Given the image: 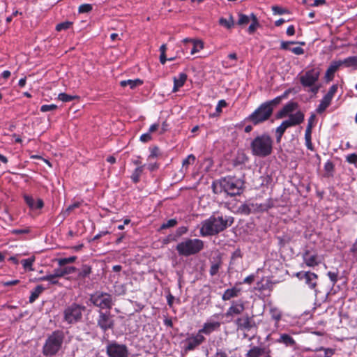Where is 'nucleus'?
<instances>
[{"instance_id":"nucleus-60","label":"nucleus","mask_w":357,"mask_h":357,"mask_svg":"<svg viewBox=\"0 0 357 357\" xmlns=\"http://www.w3.org/2000/svg\"><path fill=\"white\" fill-rule=\"evenodd\" d=\"M63 270L65 275L75 273L77 271V268L74 266L64 267Z\"/></svg>"},{"instance_id":"nucleus-41","label":"nucleus","mask_w":357,"mask_h":357,"mask_svg":"<svg viewBox=\"0 0 357 357\" xmlns=\"http://www.w3.org/2000/svg\"><path fill=\"white\" fill-rule=\"evenodd\" d=\"M77 98H79V97L77 96H71L65 93H61L58 96V99L64 102H70Z\"/></svg>"},{"instance_id":"nucleus-40","label":"nucleus","mask_w":357,"mask_h":357,"mask_svg":"<svg viewBox=\"0 0 357 357\" xmlns=\"http://www.w3.org/2000/svg\"><path fill=\"white\" fill-rule=\"evenodd\" d=\"M38 281H48L50 284H58L59 281L53 274L47 275L37 279Z\"/></svg>"},{"instance_id":"nucleus-34","label":"nucleus","mask_w":357,"mask_h":357,"mask_svg":"<svg viewBox=\"0 0 357 357\" xmlns=\"http://www.w3.org/2000/svg\"><path fill=\"white\" fill-rule=\"evenodd\" d=\"M250 17L252 22L251 24L249 26L248 31L249 32V33H253L255 31L256 29L259 26V24L255 15L252 13L250 15Z\"/></svg>"},{"instance_id":"nucleus-16","label":"nucleus","mask_w":357,"mask_h":357,"mask_svg":"<svg viewBox=\"0 0 357 357\" xmlns=\"http://www.w3.org/2000/svg\"><path fill=\"white\" fill-rule=\"evenodd\" d=\"M205 340V337L198 333L196 335L188 337L185 340V350L191 351L201 344Z\"/></svg>"},{"instance_id":"nucleus-12","label":"nucleus","mask_w":357,"mask_h":357,"mask_svg":"<svg viewBox=\"0 0 357 357\" xmlns=\"http://www.w3.org/2000/svg\"><path fill=\"white\" fill-rule=\"evenodd\" d=\"M295 276L310 289H315L318 282V275L311 271H300L295 273Z\"/></svg>"},{"instance_id":"nucleus-26","label":"nucleus","mask_w":357,"mask_h":357,"mask_svg":"<svg viewBox=\"0 0 357 357\" xmlns=\"http://www.w3.org/2000/svg\"><path fill=\"white\" fill-rule=\"evenodd\" d=\"M184 43H190L192 47L190 50V54H194L199 52L204 47V43L201 40H195L192 39L185 38L183 40Z\"/></svg>"},{"instance_id":"nucleus-37","label":"nucleus","mask_w":357,"mask_h":357,"mask_svg":"<svg viewBox=\"0 0 357 357\" xmlns=\"http://www.w3.org/2000/svg\"><path fill=\"white\" fill-rule=\"evenodd\" d=\"M91 273V267L89 265L84 264L82 266L81 271L78 273L79 278H85L88 277Z\"/></svg>"},{"instance_id":"nucleus-48","label":"nucleus","mask_w":357,"mask_h":357,"mask_svg":"<svg viewBox=\"0 0 357 357\" xmlns=\"http://www.w3.org/2000/svg\"><path fill=\"white\" fill-rule=\"evenodd\" d=\"M282 100V97L278 96L274 99L266 101L264 103L269 106L272 109V112H273L274 107L278 105Z\"/></svg>"},{"instance_id":"nucleus-44","label":"nucleus","mask_w":357,"mask_h":357,"mask_svg":"<svg viewBox=\"0 0 357 357\" xmlns=\"http://www.w3.org/2000/svg\"><path fill=\"white\" fill-rule=\"evenodd\" d=\"M195 159V156L193 154L189 155L182 162L183 168L187 169L189 165L194 163Z\"/></svg>"},{"instance_id":"nucleus-51","label":"nucleus","mask_w":357,"mask_h":357,"mask_svg":"<svg viewBox=\"0 0 357 357\" xmlns=\"http://www.w3.org/2000/svg\"><path fill=\"white\" fill-rule=\"evenodd\" d=\"M24 199L26 204L29 206V207L30 208L35 209L36 202L31 196L28 195H24Z\"/></svg>"},{"instance_id":"nucleus-15","label":"nucleus","mask_w":357,"mask_h":357,"mask_svg":"<svg viewBox=\"0 0 357 357\" xmlns=\"http://www.w3.org/2000/svg\"><path fill=\"white\" fill-rule=\"evenodd\" d=\"M337 84H333L330 87L328 93L324 96V98L321 100V102L317 109V112L318 113H319V114L322 113L330 105L331 102L333 98V96L337 92Z\"/></svg>"},{"instance_id":"nucleus-20","label":"nucleus","mask_w":357,"mask_h":357,"mask_svg":"<svg viewBox=\"0 0 357 357\" xmlns=\"http://www.w3.org/2000/svg\"><path fill=\"white\" fill-rule=\"evenodd\" d=\"M340 66V61H334L331 63L325 75V77L327 81H331L333 79L335 73Z\"/></svg>"},{"instance_id":"nucleus-45","label":"nucleus","mask_w":357,"mask_h":357,"mask_svg":"<svg viewBox=\"0 0 357 357\" xmlns=\"http://www.w3.org/2000/svg\"><path fill=\"white\" fill-rule=\"evenodd\" d=\"M177 225V220L176 219H170V220H168L167 222H164L161 226H160V229H168V228H171V227H173L174 226H176Z\"/></svg>"},{"instance_id":"nucleus-21","label":"nucleus","mask_w":357,"mask_h":357,"mask_svg":"<svg viewBox=\"0 0 357 357\" xmlns=\"http://www.w3.org/2000/svg\"><path fill=\"white\" fill-rule=\"evenodd\" d=\"M304 121V114L302 112L298 111L294 114L289 115V119L286 120L290 123L291 127L298 125Z\"/></svg>"},{"instance_id":"nucleus-22","label":"nucleus","mask_w":357,"mask_h":357,"mask_svg":"<svg viewBox=\"0 0 357 357\" xmlns=\"http://www.w3.org/2000/svg\"><path fill=\"white\" fill-rule=\"evenodd\" d=\"M313 351L319 353L317 357H332L336 351L333 348H326L324 347H316Z\"/></svg>"},{"instance_id":"nucleus-49","label":"nucleus","mask_w":357,"mask_h":357,"mask_svg":"<svg viewBox=\"0 0 357 357\" xmlns=\"http://www.w3.org/2000/svg\"><path fill=\"white\" fill-rule=\"evenodd\" d=\"M289 127H291L290 123L285 120L280 124V126L276 128L275 132L281 133L283 135L285 130Z\"/></svg>"},{"instance_id":"nucleus-50","label":"nucleus","mask_w":357,"mask_h":357,"mask_svg":"<svg viewBox=\"0 0 357 357\" xmlns=\"http://www.w3.org/2000/svg\"><path fill=\"white\" fill-rule=\"evenodd\" d=\"M250 18H251L250 17L241 13L238 15V24H239V25L247 24L249 23Z\"/></svg>"},{"instance_id":"nucleus-61","label":"nucleus","mask_w":357,"mask_h":357,"mask_svg":"<svg viewBox=\"0 0 357 357\" xmlns=\"http://www.w3.org/2000/svg\"><path fill=\"white\" fill-rule=\"evenodd\" d=\"M53 275H54V277L56 278H61V277H63L65 275L63 268L55 269L54 271Z\"/></svg>"},{"instance_id":"nucleus-24","label":"nucleus","mask_w":357,"mask_h":357,"mask_svg":"<svg viewBox=\"0 0 357 357\" xmlns=\"http://www.w3.org/2000/svg\"><path fill=\"white\" fill-rule=\"evenodd\" d=\"M277 343L284 344L286 347H294L296 342L294 338L287 333H282L280 337L275 341Z\"/></svg>"},{"instance_id":"nucleus-47","label":"nucleus","mask_w":357,"mask_h":357,"mask_svg":"<svg viewBox=\"0 0 357 357\" xmlns=\"http://www.w3.org/2000/svg\"><path fill=\"white\" fill-rule=\"evenodd\" d=\"M220 266H221V261H219L218 262H215V263H213L211 264V268H210V275L211 276H214L215 275L218 271H219V269L220 268Z\"/></svg>"},{"instance_id":"nucleus-7","label":"nucleus","mask_w":357,"mask_h":357,"mask_svg":"<svg viewBox=\"0 0 357 357\" xmlns=\"http://www.w3.org/2000/svg\"><path fill=\"white\" fill-rule=\"evenodd\" d=\"M272 114V109L263 102L245 119V121L257 126L268 120Z\"/></svg>"},{"instance_id":"nucleus-27","label":"nucleus","mask_w":357,"mask_h":357,"mask_svg":"<svg viewBox=\"0 0 357 357\" xmlns=\"http://www.w3.org/2000/svg\"><path fill=\"white\" fill-rule=\"evenodd\" d=\"M240 292V289L236 287H233L231 289H227L225 291L222 299L223 301H229L232 298L237 297L238 296V293Z\"/></svg>"},{"instance_id":"nucleus-62","label":"nucleus","mask_w":357,"mask_h":357,"mask_svg":"<svg viewBox=\"0 0 357 357\" xmlns=\"http://www.w3.org/2000/svg\"><path fill=\"white\" fill-rule=\"evenodd\" d=\"M290 51H291L293 53H294L296 55H301L304 53V50L301 47H296L294 48L290 49Z\"/></svg>"},{"instance_id":"nucleus-42","label":"nucleus","mask_w":357,"mask_h":357,"mask_svg":"<svg viewBox=\"0 0 357 357\" xmlns=\"http://www.w3.org/2000/svg\"><path fill=\"white\" fill-rule=\"evenodd\" d=\"M77 259L76 256H72L66 258H61L58 260V264L60 266H65L67 264L73 263Z\"/></svg>"},{"instance_id":"nucleus-10","label":"nucleus","mask_w":357,"mask_h":357,"mask_svg":"<svg viewBox=\"0 0 357 357\" xmlns=\"http://www.w3.org/2000/svg\"><path fill=\"white\" fill-rule=\"evenodd\" d=\"M97 326H98L103 332H106L107 331L114 328V320L113 319V316L109 311H98Z\"/></svg>"},{"instance_id":"nucleus-31","label":"nucleus","mask_w":357,"mask_h":357,"mask_svg":"<svg viewBox=\"0 0 357 357\" xmlns=\"http://www.w3.org/2000/svg\"><path fill=\"white\" fill-rule=\"evenodd\" d=\"M340 61L341 66L344 65L347 67H352L354 69H357V56H349L343 61Z\"/></svg>"},{"instance_id":"nucleus-4","label":"nucleus","mask_w":357,"mask_h":357,"mask_svg":"<svg viewBox=\"0 0 357 357\" xmlns=\"http://www.w3.org/2000/svg\"><path fill=\"white\" fill-rule=\"evenodd\" d=\"M203 248L204 242L198 238H185L176 247L178 255L184 257L196 255Z\"/></svg>"},{"instance_id":"nucleus-9","label":"nucleus","mask_w":357,"mask_h":357,"mask_svg":"<svg viewBox=\"0 0 357 357\" xmlns=\"http://www.w3.org/2000/svg\"><path fill=\"white\" fill-rule=\"evenodd\" d=\"M89 301L94 306L99 307L100 310H110L113 305L112 295L103 291H96L91 294Z\"/></svg>"},{"instance_id":"nucleus-38","label":"nucleus","mask_w":357,"mask_h":357,"mask_svg":"<svg viewBox=\"0 0 357 357\" xmlns=\"http://www.w3.org/2000/svg\"><path fill=\"white\" fill-rule=\"evenodd\" d=\"M219 24L220 25L226 27L227 29H229L234 26V22L232 16H230L228 20L223 18V17L220 18L219 20Z\"/></svg>"},{"instance_id":"nucleus-58","label":"nucleus","mask_w":357,"mask_h":357,"mask_svg":"<svg viewBox=\"0 0 357 357\" xmlns=\"http://www.w3.org/2000/svg\"><path fill=\"white\" fill-rule=\"evenodd\" d=\"M227 102L225 100H220L218 101V105L215 108V111L218 114L222 112V108L227 106Z\"/></svg>"},{"instance_id":"nucleus-29","label":"nucleus","mask_w":357,"mask_h":357,"mask_svg":"<svg viewBox=\"0 0 357 357\" xmlns=\"http://www.w3.org/2000/svg\"><path fill=\"white\" fill-rule=\"evenodd\" d=\"M143 82L139 79H128V80H123L120 82V85L122 87H126L128 86L130 89H133L137 86H139L142 84Z\"/></svg>"},{"instance_id":"nucleus-3","label":"nucleus","mask_w":357,"mask_h":357,"mask_svg":"<svg viewBox=\"0 0 357 357\" xmlns=\"http://www.w3.org/2000/svg\"><path fill=\"white\" fill-rule=\"evenodd\" d=\"M64 333L62 331L56 330L52 333L45 340L43 347V354L45 356L56 355L61 349L64 340Z\"/></svg>"},{"instance_id":"nucleus-32","label":"nucleus","mask_w":357,"mask_h":357,"mask_svg":"<svg viewBox=\"0 0 357 357\" xmlns=\"http://www.w3.org/2000/svg\"><path fill=\"white\" fill-rule=\"evenodd\" d=\"M254 207H255V204H244L239 206L238 212L242 214H244V215H249L253 212Z\"/></svg>"},{"instance_id":"nucleus-54","label":"nucleus","mask_w":357,"mask_h":357,"mask_svg":"<svg viewBox=\"0 0 357 357\" xmlns=\"http://www.w3.org/2000/svg\"><path fill=\"white\" fill-rule=\"evenodd\" d=\"M92 10V6L89 3H84L79 6L78 11L79 13H87Z\"/></svg>"},{"instance_id":"nucleus-59","label":"nucleus","mask_w":357,"mask_h":357,"mask_svg":"<svg viewBox=\"0 0 357 357\" xmlns=\"http://www.w3.org/2000/svg\"><path fill=\"white\" fill-rule=\"evenodd\" d=\"M297 43L296 42H294V41H282L281 42V49L282 50H289L291 48H289V45H291V44H296Z\"/></svg>"},{"instance_id":"nucleus-39","label":"nucleus","mask_w":357,"mask_h":357,"mask_svg":"<svg viewBox=\"0 0 357 357\" xmlns=\"http://www.w3.org/2000/svg\"><path fill=\"white\" fill-rule=\"evenodd\" d=\"M35 261V257H31L28 259H22L21 261V264L23 266V268L26 270L33 271L32 265Z\"/></svg>"},{"instance_id":"nucleus-14","label":"nucleus","mask_w":357,"mask_h":357,"mask_svg":"<svg viewBox=\"0 0 357 357\" xmlns=\"http://www.w3.org/2000/svg\"><path fill=\"white\" fill-rule=\"evenodd\" d=\"M245 357H271V350L268 345L252 346Z\"/></svg>"},{"instance_id":"nucleus-6","label":"nucleus","mask_w":357,"mask_h":357,"mask_svg":"<svg viewBox=\"0 0 357 357\" xmlns=\"http://www.w3.org/2000/svg\"><path fill=\"white\" fill-rule=\"evenodd\" d=\"M86 310V307L73 303L67 306L63 310V321L68 324H75L82 321L83 312Z\"/></svg>"},{"instance_id":"nucleus-19","label":"nucleus","mask_w":357,"mask_h":357,"mask_svg":"<svg viewBox=\"0 0 357 357\" xmlns=\"http://www.w3.org/2000/svg\"><path fill=\"white\" fill-rule=\"evenodd\" d=\"M310 252L306 250L303 254V259L305 264L309 267H314L318 265L317 255H310Z\"/></svg>"},{"instance_id":"nucleus-36","label":"nucleus","mask_w":357,"mask_h":357,"mask_svg":"<svg viewBox=\"0 0 357 357\" xmlns=\"http://www.w3.org/2000/svg\"><path fill=\"white\" fill-rule=\"evenodd\" d=\"M144 166H140L137 167L131 175V179L135 183H137L139 181L140 176L143 172Z\"/></svg>"},{"instance_id":"nucleus-1","label":"nucleus","mask_w":357,"mask_h":357,"mask_svg":"<svg viewBox=\"0 0 357 357\" xmlns=\"http://www.w3.org/2000/svg\"><path fill=\"white\" fill-rule=\"evenodd\" d=\"M234 221L232 216L211 215L202 222L200 234L202 236H215L230 227Z\"/></svg>"},{"instance_id":"nucleus-18","label":"nucleus","mask_w":357,"mask_h":357,"mask_svg":"<svg viewBox=\"0 0 357 357\" xmlns=\"http://www.w3.org/2000/svg\"><path fill=\"white\" fill-rule=\"evenodd\" d=\"M298 107V104L296 102H289L277 114L278 119H282L287 116L289 113L294 112Z\"/></svg>"},{"instance_id":"nucleus-52","label":"nucleus","mask_w":357,"mask_h":357,"mask_svg":"<svg viewBox=\"0 0 357 357\" xmlns=\"http://www.w3.org/2000/svg\"><path fill=\"white\" fill-rule=\"evenodd\" d=\"M272 11L275 15H283L289 13V10L287 9L283 8L278 6H272Z\"/></svg>"},{"instance_id":"nucleus-30","label":"nucleus","mask_w":357,"mask_h":357,"mask_svg":"<svg viewBox=\"0 0 357 357\" xmlns=\"http://www.w3.org/2000/svg\"><path fill=\"white\" fill-rule=\"evenodd\" d=\"M45 289L42 285H38L31 291L29 296V303H33L40 296V294Z\"/></svg>"},{"instance_id":"nucleus-2","label":"nucleus","mask_w":357,"mask_h":357,"mask_svg":"<svg viewBox=\"0 0 357 357\" xmlns=\"http://www.w3.org/2000/svg\"><path fill=\"white\" fill-rule=\"evenodd\" d=\"M273 139L268 133L258 135L250 142V150L253 155L265 158L273 152Z\"/></svg>"},{"instance_id":"nucleus-63","label":"nucleus","mask_w":357,"mask_h":357,"mask_svg":"<svg viewBox=\"0 0 357 357\" xmlns=\"http://www.w3.org/2000/svg\"><path fill=\"white\" fill-rule=\"evenodd\" d=\"M151 139V136L149 132L144 133V134L142 135L140 137V140L142 142H147L150 141Z\"/></svg>"},{"instance_id":"nucleus-13","label":"nucleus","mask_w":357,"mask_h":357,"mask_svg":"<svg viewBox=\"0 0 357 357\" xmlns=\"http://www.w3.org/2000/svg\"><path fill=\"white\" fill-rule=\"evenodd\" d=\"M234 323L237 329L241 331H249L256 326L254 316H250L248 314H245L241 317H238L235 320Z\"/></svg>"},{"instance_id":"nucleus-55","label":"nucleus","mask_w":357,"mask_h":357,"mask_svg":"<svg viewBox=\"0 0 357 357\" xmlns=\"http://www.w3.org/2000/svg\"><path fill=\"white\" fill-rule=\"evenodd\" d=\"M327 275L328 276L331 281L332 282L333 286H334L335 284V283L337 282V276H338L337 272L329 271V272H328Z\"/></svg>"},{"instance_id":"nucleus-43","label":"nucleus","mask_w":357,"mask_h":357,"mask_svg":"<svg viewBox=\"0 0 357 357\" xmlns=\"http://www.w3.org/2000/svg\"><path fill=\"white\" fill-rule=\"evenodd\" d=\"M271 318L276 322L279 321L282 317V312L277 308H271L270 310Z\"/></svg>"},{"instance_id":"nucleus-23","label":"nucleus","mask_w":357,"mask_h":357,"mask_svg":"<svg viewBox=\"0 0 357 357\" xmlns=\"http://www.w3.org/2000/svg\"><path fill=\"white\" fill-rule=\"evenodd\" d=\"M220 326V323L218 321H210L204 324L202 329L199 330V333H205L206 335L210 334L213 331L218 329Z\"/></svg>"},{"instance_id":"nucleus-5","label":"nucleus","mask_w":357,"mask_h":357,"mask_svg":"<svg viewBox=\"0 0 357 357\" xmlns=\"http://www.w3.org/2000/svg\"><path fill=\"white\" fill-rule=\"evenodd\" d=\"M320 73L321 70L319 68H312L299 77L301 85L304 88H309L308 91L314 95L318 93L321 87V85L317 84Z\"/></svg>"},{"instance_id":"nucleus-56","label":"nucleus","mask_w":357,"mask_h":357,"mask_svg":"<svg viewBox=\"0 0 357 357\" xmlns=\"http://www.w3.org/2000/svg\"><path fill=\"white\" fill-rule=\"evenodd\" d=\"M57 108V106L56 105L52 104V105H43L40 107V111L42 112H46L49 111L55 110Z\"/></svg>"},{"instance_id":"nucleus-64","label":"nucleus","mask_w":357,"mask_h":357,"mask_svg":"<svg viewBox=\"0 0 357 357\" xmlns=\"http://www.w3.org/2000/svg\"><path fill=\"white\" fill-rule=\"evenodd\" d=\"M158 148L157 146H154L151 149V153L149 156V159L155 158L158 155Z\"/></svg>"},{"instance_id":"nucleus-53","label":"nucleus","mask_w":357,"mask_h":357,"mask_svg":"<svg viewBox=\"0 0 357 357\" xmlns=\"http://www.w3.org/2000/svg\"><path fill=\"white\" fill-rule=\"evenodd\" d=\"M72 25V22L66 21L64 22L59 23L56 26V30L58 31H62V30H66L69 29Z\"/></svg>"},{"instance_id":"nucleus-11","label":"nucleus","mask_w":357,"mask_h":357,"mask_svg":"<svg viewBox=\"0 0 357 357\" xmlns=\"http://www.w3.org/2000/svg\"><path fill=\"white\" fill-rule=\"evenodd\" d=\"M106 352L109 357H128L129 354L126 345L115 342H109L107 344Z\"/></svg>"},{"instance_id":"nucleus-28","label":"nucleus","mask_w":357,"mask_h":357,"mask_svg":"<svg viewBox=\"0 0 357 357\" xmlns=\"http://www.w3.org/2000/svg\"><path fill=\"white\" fill-rule=\"evenodd\" d=\"M273 206V202L271 199H267L265 202L261 204H255L254 211L263 212L268 210Z\"/></svg>"},{"instance_id":"nucleus-57","label":"nucleus","mask_w":357,"mask_h":357,"mask_svg":"<svg viewBox=\"0 0 357 357\" xmlns=\"http://www.w3.org/2000/svg\"><path fill=\"white\" fill-rule=\"evenodd\" d=\"M346 160L350 164H356L357 163V154L351 153L348 155L346 157Z\"/></svg>"},{"instance_id":"nucleus-35","label":"nucleus","mask_w":357,"mask_h":357,"mask_svg":"<svg viewBox=\"0 0 357 357\" xmlns=\"http://www.w3.org/2000/svg\"><path fill=\"white\" fill-rule=\"evenodd\" d=\"M312 130H310V127L306 128L305 133V145L307 148L311 151L314 149L312 140H311Z\"/></svg>"},{"instance_id":"nucleus-25","label":"nucleus","mask_w":357,"mask_h":357,"mask_svg":"<svg viewBox=\"0 0 357 357\" xmlns=\"http://www.w3.org/2000/svg\"><path fill=\"white\" fill-rule=\"evenodd\" d=\"M187 79V75L181 73L178 75V77H174V88L172 91L176 92L179 88L182 87Z\"/></svg>"},{"instance_id":"nucleus-46","label":"nucleus","mask_w":357,"mask_h":357,"mask_svg":"<svg viewBox=\"0 0 357 357\" xmlns=\"http://www.w3.org/2000/svg\"><path fill=\"white\" fill-rule=\"evenodd\" d=\"M324 170L326 172L327 176H332L334 170L333 163L330 160L327 161L324 165Z\"/></svg>"},{"instance_id":"nucleus-33","label":"nucleus","mask_w":357,"mask_h":357,"mask_svg":"<svg viewBox=\"0 0 357 357\" xmlns=\"http://www.w3.org/2000/svg\"><path fill=\"white\" fill-rule=\"evenodd\" d=\"M222 178L213 182V183L211 185V188H212L213 192L215 194H220L222 192H224V189H223V187L222 186Z\"/></svg>"},{"instance_id":"nucleus-8","label":"nucleus","mask_w":357,"mask_h":357,"mask_svg":"<svg viewBox=\"0 0 357 357\" xmlns=\"http://www.w3.org/2000/svg\"><path fill=\"white\" fill-rule=\"evenodd\" d=\"M224 192L231 197L240 195L243 192V181L234 176L222 178Z\"/></svg>"},{"instance_id":"nucleus-17","label":"nucleus","mask_w":357,"mask_h":357,"mask_svg":"<svg viewBox=\"0 0 357 357\" xmlns=\"http://www.w3.org/2000/svg\"><path fill=\"white\" fill-rule=\"evenodd\" d=\"M244 310L245 305L242 301H233L231 305L225 313V316L227 317H232L235 315H239L243 313Z\"/></svg>"}]
</instances>
